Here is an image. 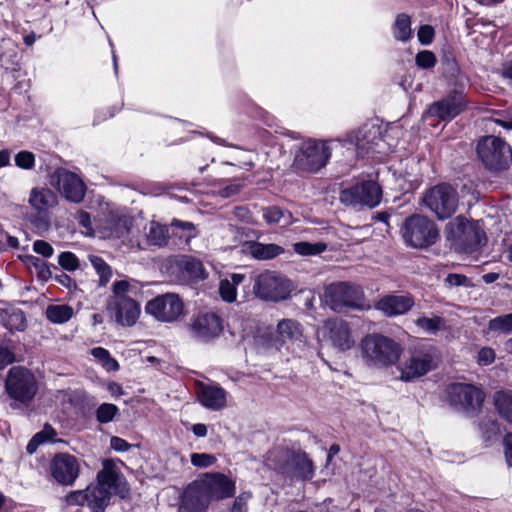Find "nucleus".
Here are the masks:
<instances>
[{"mask_svg": "<svg viewBox=\"0 0 512 512\" xmlns=\"http://www.w3.org/2000/svg\"><path fill=\"white\" fill-rule=\"evenodd\" d=\"M235 484L223 474H211L190 483L181 497L180 512H206L212 501L233 496Z\"/></svg>", "mask_w": 512, "mask_h": 512, "instance_id": "1", "label": "nucleus"}, {"mask_svg": "<svg viewBox=\"0 0 512 512\" xmlns=\"http://www.w3.org/2000/svg\"><path fill=\"white\" fill-rule=\"evenodd\" d=\"M141 290L142 285L135 279H123L113 283L107 309L118 325L131 327L136 324L141 313V306L136 298Z\"/></svg>", "mask_w": 512, "mask_h": 512, "instance_id": "2", "label": "nucleus"}, {"mask_svg": "<svg viewBox=\"0 0 512 512\" xmlns=\"http://www.w3.org/2000/svg\"><path fill=\"white\" fill-rule=\"evenodd\" d=\"M402 348L394 339L372 333L360 342V354L364 363L370 368H387L398 362Z\"/></svg>", "mask_w": 512, "mask_h": 512, "instance_id": "3", "label": "nucleus"}, {"mask_svg": "<svg viewBox=\"0 0 512 512\" xmlns=\"http://www.w3.org/2000/svg\"><path fill=\"white\" fill-rule=\"evenodd\" d=\"M266 463L268 467L292 479L310 480L314 476L313 462L306 453L275 448L267 453Z\"/></svg>", "mask_w": 512, "mask_h": 512, "instance_id": "4", "label": "nucleus"}, {"mask_svg": "<svg viewBox=\"0 0 512 512\" xmlns=\"http://www.w3.org/2000/svg\"><path fill=\"white\" fill-rule=\"evenodd\" d=\"M324 301L330 309L337 313L348 309L359 311L371 309L362 287L351 282L342 281L328 285L324 292Z\"/></svg>", "mask_w": 512, "mask_h": 512, "instance_id": "5", "label": "nucleus"}, {"mask_svg": "<svg viewBox=\"0 0 512 512\" xmlns=\"http://www.w3.org/2000/svg\"><path fill=\"white\" fill-rule=\"evenodd\" d=\"M30 213L28 221L39 232L47 231L52 222L55 208L59 205L56 192L47 186H35L28 194Z\"/></svg>", "mask_w": 512, "mask_h": 512, "instance_id": "6", "label": "nucleus"}, {"mask_svg": "<svg viewBox=\"0 0 512 512\" xmlns=\"http://www.w3.org/2000/svg\"><path fill=\"white\" fill-rule=\"evenodd\" d=\"M332 141L308 139L295 152L293 167L299 172L317 173L326 166L331 157Z\"/></svg>", "mask_w": 512, "mask_h": 512, "instance_id": "7", "label": "nucleus"}, {"mask_svg": "<svg viewBox=\"0 0 512 512\" xmlns=\"http://www.w3.org/2000/svg\"><path fill=\"white\" fill-rule=\"evenodd\" d=\"M401 234L406 245L426 248L436 243L439 233L435 223L428 217L413 214L405 219Z\"/></svg>", "mask_w": 512, "mask_h": 512, "instance_id": "8", "label": "nucleus"}, {"mask_svg": "<svg viewBox=\"0 0 512 512\" xmlns=\"http://www.w3.org/2000/svg\"><path fill=\"white\" fill-rule=\"evenodd\" d=\"M294 288L293 282L285 275L266 270L256 276L253 292L261 300L280 302L286 300Z\"/></svg>", "mask_w": 512, "mask_h": 512, "instance_id": "9", "label": "nucleus"}, {"mask_svg": "<svg viewBox=\"0 0 512 512\" xmlns=\"http://www.w3.org/2000/svg\"><path fill=\"white\" fill-rule=\"evenodd\" d=\"M5 391L11 399L26 404L37 394L38 382L29 369L13 366L6 375Z\"/></svg>", "mask_w": 512, "mask_h": 512, "instance_id": "10", "label": "nucleus"}, {"mask_svg": "<svg viewBox=\"0 0 512 512\" xmlns=\"http://www.w3.org/2000/svg\"><path fill=\"white\" fill-rule=\"evenodd\" d=\"M476 151L483 165L491 171L504 170L511 162V147L499 137H482Z\"/></svg>", "mask_w": 512, "mask_h": 512, "instance_id": "11", "label": "nucleus"}, {"mask_svg": "<svg viewBox=\"0 0 512 512\" xmlns=\"http://www.w3.org/2000/svg\"><path fill=\"white\" fill-rule=\"evenodd\" d=\"M437 349L431 345L415 348L410 357L399 366L400 379L410 382L435 369L438 363Z\"/></svg>", "mask_w": 512, "mask_h": 512, "instance_id": "12", "label": "nucleus"}, {"mask_svg": "<svg viewBox=\"0 0 512 512\" xmlns=\"http://www.w3.org/2000/svg\"><path fill=\"white\" fill-rule=\"evenodd\" d=\"M102 469L97 473V483L91 485L93 490L102 492L101 504L104 509L109 505L112 492L124 498L128 492L126 481L117 464L111 460L103 461Z\"/></svg>", "mask_w": 512, "mask_h": 512, "instance_id": "13", "label": "nucleus"}, {"mask_svg": "<svg viewBox=\"0 0 512 512\" xmlns=\"http://www.w3.org/2000/svg\"><path fill=\"white\" fill-rule=\"evenodd\" d=\"M447 400L456 410L474 415L482 407L484 392L473 384L452 383L446 389Z\"/></svg>", "mask_w": 512, "mask_h": 512, "instance_id": "14", "label": "nucleus"}, {"mask_svg": "<svg viewBox=\"0 0 512 512\" xmlns=\"http://www.w3.org/2000/svg\"><path fill=\"white\" fill-rule=\"evenodd\" d=\"M423 203L439 220H445L456 212L458 194L451 185L439 184L424 194Z\"/></svg>", "mask_w": 512, "mask_h": 512, "instance_id": "15", "label": "nucleus"}, {"mask_svg": "<svg viewBox=\"0 0 512 512\" xmlns=\"http://www.w3.org/2000/svg\"><path fill=\"white\" fill-rule=\"evenodd\" d=\"M339 198L342 204L355 209L374 208L381 202L382 189L375 181H362L343 189Z\"/></svg>", "mask_w": 512, "mask_h": 512, "instance_id": "16", "label": "nucleus"}, {"mask_svg": "<svg viewBox=\"0 0 512 512\" xmlns=\"http://www.w3.org/2000/svg\"><path fill=\"white\" fill-rule=\"evenodd\" d=\"M347 143L353 144L358 156L362 158L386 152V142L381 136L379 127L376 126L370 128L364 126L357 132L349 134L344 140V145Z\"/></svg>", "mask_w": 512, "mask_h": 512, "instance_id": "17", "label": "nucleus"}, {"mask_svg": "<svg viewBox=\"0 0 512 512\" xmlns=\"http://www.w3.org/2000/svg\"><path fill=\"white\" fill-rule=\"evenodd\" d=\"M49 183L70 202L80 203L85 197L86 185L84 181L79 175L67 169H56L50 175Z\"/></svg>", "mask_w": 512, "mask_h": 512, "instance_id": "18", "label": "nucleus"}, {"mask_svg": "<svg viewBox=\"0 0 512 512\" xmlns=\"http://www.w3.org/2000/svg\"><path fill=\"white\" fill-rule=\"evenodd\" d=\"M145 311L158 321L173 322L182 314L183 303L178 295L167 293L148 301Z\"/></svg>", "mask_w": 512, "mask_h": 512, "instance_id": "19", "label": "nucleus"}, {"mask_svg": "<svg viewBox=\"0 0 512 512\" xmlns=\"http://www.w3.org/2000/svg\"><path fill=\"white\" fill-rule=\"evenodd\" d=\"M322 335L325 341L341 352L351 349L355 344L349 324L342 319L335 318L325 321Z\"/></svg>", "mask_w": 512, "mask_h": 512, "instance_id": "20", "label": "nucleus"}, {"mask_svg": "<svg viewBox=\"0 0 512 512\" xmlns=\"http://www.w3.org/2000/svg\"><path fill=\"white\" fill-rule=\"evenodd\" d=\"M52 477L62 485H72L80 472L78 459L68 453H59L54 456L50 464Z\"/></svg>", "mask_w": 512, "mask_h": 512, "instance_id": "21", "label": "nucleus"}, {"mask_svg": "<svg viewBox=\"0 0 512 512\" xmlns=\"http://www.w3.org/2000/svg\"><path fill=\"white\" fill-rule=\"evenodd\" d=\"M191 331L194 337L209 341L222 333V319L215 312L199 313L192 321Z\"/></svg>", "mask_w": 512, "mask_h": 512, "instance_id": "22", "label": "nucleus"}, {"mask_svg": "<svg viewBox=\"0 0 512 512\" xmlns=\"http://www.w3.org/2000/svg\"><path fill=\"white\" fill-rule=\"evenodd\" d=\"M277 339L282 343H290L295 346L299 352L304 351L306 348V340L303 335L301 325L294 319H282L278 322Z\"/></svg>", "mask_w": 512, "mask_h": 512, "instance_id": "23", "label": "nucleus"}, {"mask_svg": "<svg viewBox=\"0 0 512 512\" xmlns=\"http://www.w3.org/2000/svg\"><path fill=\"white\" fill-rule=\"evenodd\" d=\"M465 108V101L461 94L454 93L440 101L433 103L428 113L443 121L451 120Z\"/></svg>", "mask_w": 512, "mask_h": 512, "instance_id": "24", "label": "nucleus"}, {"mask_svg": "<svg viewBox=\"0 0 512 512\" xmlns=\"http://www.w3.org/2000/svg\"><path fill=\"white\" fill-rule=\"evenodd\" d=\"M414 306V299L409 295H387L375 304V309L387 317L405 314Z\"/></svg>", "mask_w": 512, "mask_h": 512, "instance_id": "25", "label": "nucleus"}, {"mask_svg": "<svg viewBox=\"0 0 512 512\" xmlns=\"http://www.w3.org/2000/svg\"><path fill=\"white\" fill-rule=\"evenodd\" d=\"M226 391L217 384L201 383L197 388L199 402L207 409L218 411L226 406Z\"/></svg>", "mask_w": 512, "mask_h": 512, "instance_id": "26", "label": "nucleus"}, {"mask_svg": "<svg viewBox=\"0 0 512 512\" xmlns=\"http://www.w3.org/2000/svg\"><path fill=\"white\" fill-rule=\"evenodd\" d=\"M102 492L98 489L93 490L91 485L85 490H77L70 492L66 496V502L68 505L83 506L87 505L91 512H104L105 509L101 504L103 501Z\"/></svg>", "mask_w": 512, "mask_h": 512, "instance_id": "27", "label": "nucleus"}, {"mask_svg": "<svg viewBox=\"0 0 512 512\" xmlns=\"http://www.w3.org/2000/svg\"><path fill=\"white\" fill-rule=\"evenodd\" d=\"M0 323L10 331H23L26 328L25 315L17 308L0 309Z\"/></svg>", "mask_w": 512, "mask_h": 512, "instance_id": "28", "label": "nucleus"}, {"mask_svg": "<svg viewBox=\"0 0 512 512\" xmlns=\"http://www.w3.org/2000/svg\"><path fill=\"white\" fill-rule=\"evenodd\" d=\"M494 406L499 416L512 424V392L497 391L493 397Z\"/></svg>", "mask_w": 512, "mask_h": 512, "instance_id": "29", "label": "nucleus"}, {"mask_svg": "<svg viewBox=\"0 0 512 512\" xmlns=\"http://www.w3.org/2000/svg\"><path fill=\"white\" fill-rule=\"evenodd\" d=\"M74 314V310L67 304H51L45 311L47 319L54 324H63L68 322Z\"/></svg>", "mask_w": 512, "mask_h": 512, "instance_id": "30", "label": "nucleus"}, {"mask_svg": "<svg viewBox=\"0 0 512 512\" xmlns=\"http://www.w3.org/2000/svg\"><path fill=\"white\" fill-rule=\"evenodd\" d=\"M283 252L284 249L281 246L273 243L263 244L255 242L250 246L251 255L259 260L272 259Z\"/></svg>", "mask_w": 512, "mask_h": 512, "instance_id": "31", "label": "nucleus"}, {"mask_svg": "<svg viewBox=\"0 0 512 512\" xmlns=\"http://www.w3.org/2000/svg\"><path fill=\"white\" fill-rule=\"evenodd\" d=\"M481 439L487 444L495 442L500 434V427L496 419L484 418L478 424Z\"/></svg>", "mask_w": 512, "mask_h": 512, "instance_id": "32", "label": "nucleus"}, {"mask_svg": "<svg viewBox=\"0 0 512 512\" xmlns=\"http://www.w3.org/2000/svg\"><path fill=\"white\" fill-rule=\"evenodd\" d=\"M415 325L425 333L435 335L446 328V320L438 315L421 316L415 320Z\"/></svg>", "mask_w": 512, "mask_h": 512, "instance_id": "33", "label": "nucleus"}, {"mask_svg": "<svg viewBox=\"0 0 512 512\" xmlns=\"http://www.w3.org/2000/svg\"><path fill=\"white\" fill-rule=\"evenodd\" d=\"M180 267L182 272L190 280H203L206 278L205 269L200 260L195 258H185L181 261Z\"/></svg>", "mask_w": 512, "mask_h": 512, "instance_id": "34", "label": "nucleus"}, {"mask_svg": "<svg viewBox=\"0 0 512 512\" xmlns=\"http://www.w3.org/2000/svg\"><path fill=\"white\" fill-rule=\"evenodd\" d=\"M147 241L150 245L163 246L168 240V229L165 225L151 222L146 233Z\"/></svg>", "mask_w": 512, "mask_h": 512, "instance_id": "35", "label": "nucleus"}, {"mask_svg": "<svg viewBox=\"0 0 512 512\" xmlns=\"http://www.w3.org/2000/svg\"><path fill=\"white\" fill-rule=\"evenodd\" d=\"M263 218L268 224L287 225L291 222V214L278 206L263 209Z\"/></svg>", "mask_w": 512, "mask_h": 512, "instance_id": "36", "label": "nucleus"}, {"mask_svg": "<svg viewBox=\"0 0 512 512\" xmlns=\"http://www.w3.org/2000/svg\"><path fill=\"white\" fill-rule=\"evenodd\" d=\"M89 261L99 276V286H106L113 274L111 267L96 255H90Z\"/></svg>", "mask_w": 512, "mask_h": 512, "instance_id": "37", "label": "nucleus"}, {"mask_svg": "<svg viewBox=\"0 0 512 512\" xmlns=\"http://www.w3.org/2000/svg\"><path fill=\"white\" fill-rule=\"evenodd\" d=\"M393 34L395 39L406 42L411 37V21L406 14H399L396 17Z\"/></svg>", "mask_w": 512, "mask_h": 512, "instance_id": "38", "label": "nucleus"}, {"mask_svg": "<svg viewBox=\"0 0 512 512\" xmlns=\"http://www.w3.org/2000/svg\"><path fill=\"white\" fill-rule=\"evenodd\" d=\"M91 354L102 364L106 370L117 371L119 369L118 362L111 357L109 351L105 348L95 347L91 350Z\"/></svg>", "mask_w": 512, "mask_h": 512, "instance_id": "39", "label": "nucleus"}, {"mask_svg": "<svg viewBox=\"0 0 512 512\" xmlns=\"http://www.w3.org/2000/svg\"><path fill=\"white\" fill-rule=\"evenodd\" d=\"M488 329L494 332H512V313L495 317L488 322Z\"/></svg>", "mask_w": 512, "mask_h": 512, "instance_id": "40", "label": "nucleus"}, {"mask_svg": "<svg viewBox=\"0 0 512 512\" xmlns=\"http://www.w3.org/2000/svg\"><path fill=\"white\" fill-rule=\"evenodd\" d=\"M294 251L303 256L317 255L326 250V244L322 242L309 243V242H297L293 245Z\"/></svg>", "mask_w": 512, "mask_h": 512, "instance_id": "41", "label": "nucleus"}, {"mask_svg": "<svg viewBox=\"0 0 512 512\" xmlns=\"http://www.w3.org/2000/svg\"><path fill=\"white\" fill-rule=\"evenodd\" d=\"M107 228L109 230L108 237L111 238H122L129 234L130 231L129 221L126 218H119L109 222Z\"/></svg>", "mask_w": 512, "mask_h": 512, "instance_id": "42", "label": "nucleus"}, {"mask_svg": "<svg viewBox=\"0 0 512 512\" xmlns=\"http://www.w3.org/2000/svg\"><path fill=\"white\" fill-rule=\"evenodd\" d=\"M119 413L116 405L111 403H103L96 410V419L99 423H109Z\"/></svg>", "mask_w": 512, "mask_h": 512, "instance_id": "43", "label": "nucleus"}, {"mask_svg": "<svg viewBox=\"0 0 512 512\" xmlns=\"http://www.w3.org/2000/svg\"><path fill=\"white\" fill-rule=\"evenodd\" d=\"M446 229L452 234V237L461 238L467 229H470V224L464 217L458 216L447 224Z\"/></svg>", "mask_w": 512, "mask_h": 512, "instance_id": "44", "label": "nucleus"}, {"mask_svg": "<svg viewBox=\"0 0 512 512\" xmlns=\"http://www.w3.org/2000/svg\"><path fill=\"white\" fill-rule=\"evenodd\" d=\"M416 65L422 69H430L436 65V56L432 51L423 50L417 53L415 57Z\"/></svg>", "mask_w": 512, "mask_h": 512, "instance_id": "45", "label": "nucleus"}, {"mask_svg": "<svg viewBox=\"0 0 512 512\" xmlns=\"http://www.w3.org/2000/svg\"><path fill=\"white\" fill-rule=\"evenodd\" d=\"M219 293L221 298L229 303L234 302L237 297L236 287L233 283H229V279L221 280L219 285Z\"/></svg>", "mask_w": 512, "mask_h": 512, "instance_id": "46", "label": "nucleus"}, {"mask_svg": "<svg viewBox=\"0 0 512 512\" xmlns=\"http://www.w3.org/2000/svg\"><path fill=\"white\" fill-rule=\"evenodd\" d=\"M58 263L67 271H74L79 267V260L72 252H62L58 256Z\"/></svg>", "mask_w": 512, "mask_h": 512, "instance_id": "47", "label": "nucleus"}, {"mask_svg": "<svg viewBox=\"0 0 512 512\" xmlns=\"http://www.w3.org/2000/svg\"><path fill=\"white\" fill-rule=\"evenodd\" d=\"M15 164L22 169H32L35 165L34 154L29 151H20L15 156Z\"/></svg>", "mask_w": 512, "mask_h": 512, "instance_id": "48", "label": "nucleus"}, {"mask_svg": "<svg viewBox=\"0 0 512 512\" xmlns=\"http://www.w3.org/2000/svg\"><path fill=\"white\" fill-rule=\"evenodd\" d=\"M191 463L196 467L206 468L213 465L216 461L215 456L206 453L191 454Z\"/></svg>", "mask_w": 512, "mask_h": 512, "instance_id": "49", "label": "nucleus"}, {"mask_svg": "<svg viewBox=\"0 0 512 512\" xmlns=\"http://www.w3.org/2000/svg\"><path fill=\"white\" fill-rule=\"evenodd\" d=\"M445 284L448 287H469L471 286L470 280L464 274L449 273L445 278Z\"/></svg>", "mask_w": 512, "mask_h": 512, "instance_id": "50", "label": "nucleus"}, {"mask_svg": "<svg viewBox=\"0 0 512 512\" xmlns=\"http://www.w3.org/2000/svg\"><path fill=\"white\" fill-rule=\"evenodd\" d=\"M171 226L183 230L185 232L184 236L187 239L194 238L197 236L196 227L192 222L174 219L171 223Z\"/></svg>", "mask_w": 512, "mask_h": 512, "instance_id": "51", "label": "nucleus"}, {"mask_svg": "<svg viewBox=\"0 0 512 512\" xmlns=\"http://www.w3.org/2000/svg\"><path fill=\"white\" fill-rule=\"evenodd\" d=\"M495 351L490 347H483L479 350L477 356V363L481 366H487L495 361Z\"/></svg>", "mask_w": 512, "mask_h": 512, "instance_id": "52", "label": "nucleus"}, {"mask_svg": "<svg viewBox=\"0 0 512 512\" xmlns=\"http://www.w3.org/2000/svg\"><path fill=\"white\" fill-rule=\"evenodd\" d=\"M15 361L13 349L8 345H0V369L12 364Z\"/></svg>", "mask_w": 512, "mask_h": 512, "instance_id": "53", "label": "nucleus"}, {"mask_svg": "<svg viewBox=\"0 0 512 512\" xmlns=\"http://www.w3.org/2000/svg\"><path fill=\"white\" fill-rule=\"evenodd\" d=\"M417 36L421 44L428 45L433 40L434 29L430 25H422L418 30Z\"/></svg>", "mask_w": 512, "mask_h": 512, "instance_id": "54", "label": "nucleus"}, {"mask_svg": "<svg viewBox=\"0 0 512 512\" xmlns=\"http://www.w3.org/2000/svg\"><path fill=\"white\" fill-rule=\"evenodd\" d=\"M33 250L37 253L42 255L45 258H49L53 255L54 249L53 247L44 240H36L33 243Z\"/></svg>", "mask_w": 512, "mask_h": 512, "instance_id": "55", "label": "nucleus"}, {"mask_svg": "<svg viewBox=\"0 0 512 512\" xmlns=\"http://www.w3.org/2000/svg\"><path fill=\"white\" fill-rule=\"evenodd\" d=\"M111 448L118 452H126L131 445L124 439L114 436L110 440Z\"/></svg>", "mask_w": 512, "mask_h": 512, "instance_id": "56", "label": "nucleus"}, {"mask_svg": "<svg viewBox=\"0 0 512 512\" xmlns=\"http://www.w3.org/2000/svg\"><path fill=\"white\" fill-rule=\"evenodd\" d=\"M503 444L506 462L509 466H512V432L505 435Z\"/></svg>", "mask_w": 512, "mask_h": 512, "instance_id": "57", "label": "nucleus"}, {"mask_svg": "<svg viewBox=\"0 0 512 512\" xmlns=\"http://www.w3.org/2000/svg\"><path fill=\"white\" fill-rule=\"evenodd\" d=\"M241 188H242L241 184L231 183V184H228V185L222 187L219 191V194L224 198H228V197H231V196L239 193Z\"/></svg>", "mask_w": 512, "mask_h": 512, "instance_id": "58", "label": "nucleus"}, {"mask_svg": "<svg viewBox=\"0 0 512 512\" xmlns=\"http://www.w3.org/2000/svg\"><path fill=\"white\" fill-rule=\"evenodd\" d=\"M31 261L35 268L38 270V274L40 277L46 278L51 274L50 270L48 269L46 263L43 260L36 257H31Z\"/></svg>", "mask_w": 512, "mask_h": 512, "instance_id": "59", "label": "nucleus"}, {"mask_svg": "<svg viewBox=\"0 0 512 512\" xmlns=\"http://www.w3.org/2000/svg\"><path fill=\"white\" fill-rule=\"evenodd\" d=\"M493 121L503 128L512 129V113L500 114L499 117L493 119Z\"/></svg>", "mask_w": 512, "mask_h": 512, "instance_id": "60", "label": "nucleus"}, {"mask_svg": "<svg viewBox=\"0 0 512 512\" xmlns=\"http://www.w3.org/2000/svg\"><path fill=\"white\" fill-rule=\"evenodd\" d=\"M37 434H41V439L43 441H52L54 437L57 435L54 428L48 424H46L43 430L38 432Z\"/></svg>", "mask_w": 512, "mask_h": 512, "instance_id": "61", "label": "nucleus"}, {"mask_svg": "<svg viewBox=\"0 0 512 512\" xmlns=\"http://www.w3.org/2000/svg\"><path fill=\"white\" fill-rule=\"evenodd\" d=\"M44 441L41 439V434H35L32 439L29 441L26 449L29 454H32L36 451L37 447L42 444Z\"/></svg>", "mask_w": 512, "mask_h": 512, "instance_id": "62", "label": "nucleus"}, {"mask_svg": "<svg viewBox=\"0 0 512 512\" xmlns=\"http://www.w3.org/2000/svg\"><path fill=\"white\" fill-rule=\"evenodd\" d=\"M192 432L197 437H205L207 435V426L202 423L194 424Z\"/></svg>", "mask_w": 512, "mask_h": 512, "instance_id": "63", "label": "nucleus"}, {"mask_svg": "<svg viewBox=\"0 0 512 512\" xmlns=\"http://www.w3.org/2000/svg\"><path fill=\"white\" fill-rule=\"evenodd\" d=\"M108 391L112 396H120L123 394L121 385L116 382H112L108 385Z\"/></svg>", "mask_w": 512, "mask_h": 512, "instance_id": "64", "label": "nucleus"}]
</instances>
